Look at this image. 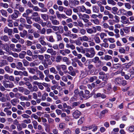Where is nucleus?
Returning a JSON list of instances; mask_svg holds the SVG:
<instances>
[{"instance_id": "1", "label": "nucleus", "mask_w": 134, "mask_h": 134, "mask_svg": "<svg viewBox=\"0 0 134 134\" xmlns=\"http://www.w3.org/2000/svg\"><path fill=\"white\" fill-rule=\"evenodd\" d=\"M86 53L85 55L87 58H92L94 57L96 54L94 49L93 48H87L86 50Z\"/></svg>"}, {"instance_id": "2", "label": "nucleus", "mask_w": 134, "mask_h": 134, "mask_svg": "<svg viewBox=\"0 0 134 134\" xmlns=\"http://www.w3.org/2000/svg\"><path fill=\"white\" fill-rule=\"evenodd\" d=\"M52 62L50 59L45 60L43 62H42V63L45 68H47L49 65H51L52 64Z\"/></svg>"}, {"instance_id": "3", "label": "nucleus", "mask_w": 134, "mask_h": 134, "mask_svg": "<svg viewBox=\"0 0 134 134\" xmlns=\"http://www.w3.org/2000/svg\"><path fill=\"white\" fill-rule=\"evenodd\" d=\"M14 13L10 15L11 18L13 20H15L18 17V15L20 13L18 10H14Z\"/></svg>"}, {"instance_id": "4", "label": "nucleus", "mask_w": 134, "mask_h": 134, "mask_svg": "<svg viewBox=\"0 0 134 134\" xmlns=\"http://www.w3.org/2000/svg\"><path fill=\"white\" fill-rule=\"evenodd\" d=\"M121 22L124 24L131 23L129 21V18L126 16H123L121 17Z\"/></svg>"}, {"instance_id": "5", "label": "nucleus", "mask_w": 134, "mask_h": 134, "mask_svg": "<svg viewBox=\"0 0 134 134\" xmlns=\"http://www.w3.org/2000/svg\"><path fill=\"white\" fill-rule=\"evenodd\" d=\"M41 63V62H39L38 59L36 60L33 62L29 63V65L30 67H33L38 66Z\"/></svg>"}, {"instance_id": "6", "label": "nucleus", "mask_w": 134, "mask_h": 134, "mask_svg": "<svg viewBox=\"0 0 134 134\" xmlns=\"http://www.w3.org/2000/svg\"><path fill=\"white\" fill-rule=\"evenodd\" d=\"M35 68L32 67L28 68H27V69L29 73L32 74H35L36 72V70H38L37 67H35Z\"/></svg>"}, {"instance_id": "7", "label": "nucleus", "mask_w": 134, "mask_h": 134, "mask_svg": "<svg viewBox=\"0 0 134 134\" xmlns=\"http://www.w3.org/2000/svg\"><path fill=\"white\" fill-rule=\"evenodd\" d=\"M16 68L18 70H22L25 69V68L23 66L22 63L20 62H18L17 63Z\"/></svg>"}, {"instance_id": "8", "label": "nucleus", "mask_w": 134, "mask_h": 134, "mask_svg": "<svg viewBox=\"0 0 134 134\" xmlns=\"http://www.w3.org/2000/svg\"><path fill=\"white\" fill-rule=\"evenodd\" d=\"M81 114V113L80 111L76 110L74 112L72 115L74 118L77 119L79 117Z\"/></svg>"}, {"instance_id": "9", "label": "nucleus", "mask_w": 134, "mask_h": 134, "mask_svg": "<svg viewBox=\"0 0 134 134\" xmlns=\"http://www.w3.org/2000/svg\"><path fill=\"white\" fill-rule=\"evenodd\" d=\"M86 31L88 34H91L96 33V29L94 26H92V28L86 29Z\"/></svg>"}, {"instance_id": "10", "label": "nucleus", "mask_w": 134, "mask_h": 134, "mask_svg": "<svg viewBox=\"0 0 134 134\" xmlns=\"http://www.w3.org/2000/svg\"><path fill=\"white\" fill-rule=\"evenodd\" d=\"M36 72L37 74H38L39 76V78L40 79L43 80L44 77V75L42 72L39 70H36Z\"/></svg>"}, {"instance_id": "11", "label": "nucleus", "mask_w": 134, "mask_h": 134, "mask_svg": "<svg viewBox=\"0 0 134 134\" xmlns=\"http://www.w3.org/2000/svg\"><path fill=\"white\" fill-rule=\"evenodd\" d=\"M79 38L82 41H86L90 42V41H88L89 39L88 37L86 35H84L81 37H80Z\"/></svg>"}, {"instance_id": "12", "label": "nucleus", "mask_w": 134, "mask_h": 134, "mask_svg": "<svg viewBox=\"0 0 134 134\" xmlns=\"http://www.w3.org/2000/svg\"><path fill=\"white\" fill-rule=\"evenodd\" d=\"M47 52L51 54V55H55L56 54V51H54L52 48H48L47 50Z\"/></svg>"}, {"instance_id": "13", "label": "nucleus", "mask_w": 134, "mask_h": 134, "mask_svg": "<svg viewBox=\"0 0 134 134\" xmlns=\"http://www.w3.org/2000/svg\"><path fill=\"white\" fill-rule=\"evenodd\" d=\"M10 100V99L9 96H8L6 98L4 97V96H2L0 98V101L2 102H5L7 101H9Z\"/></svg>"}, {"instance_id": "14", "label": "nucleus", "mask_w": 134, "mask_h": 134, "mask_svg": "<svg viewBox=\"0 0 134 134\" xmlns=\"http://www.w3.org/2000/svg\"><path fill=\"white\" fill-rule=\"evenodd\" d=\"M1 61L0 62V67H1L7 65L8 64V61L6 60L3 59L1 60Z\"/></svg>"}, {"instance_id": "15", "label": "nucleus", "mask_w": 134, "mask_h": 134, "mask_svg": "<svg viewBox=\"0 0 134 134\" xmlns=\"http://www.w3.org/2000/svg\"><path fill=\"white\" fill-rule=\"evenodd\" d=\"M122 79L119 77H118L116 78L114 80V82L117 85H121V83Z\"/></svg>"}, {"instance_id": "16", "label": "nucleus", "mask_w": 134, "mask_h": 134, "mask_svg": "<svg viewBox=\"0 0 134 134\" xmlns=\"http://www.w3.org/2000/svg\"><path fill=\"white\" fill-rule=\"evenodd\" d=\"M66 10L65 11H64L66 14L68 16H71L72 14V11L71 9L70 8H65Z\"/></svg>"}, {"instance_id": "17", "label": "nucleus", "mask_w": 134, "mask_h": 134, "mask_svg": "<svg viewBox=\"0 0 134 134\" xmlns=\"http://www.w3.org/2000/svg\"><path fill=\"white\" fill-rule=\"evenodd\" d=\"M16 47L17 48V49H14V51L19 52L21 51V45L20 44H17L16 45Z\"/></svg>"}, {"instance_id": "18", "label": "nucleus", "mask_w": 134, "mask_h": 134, "mask_svg": "<svg viewBox=\"0 0 134 134\" xmlns=\"http://www.w3.org/2000/svg\"><path fill=\"white\" fill-rule=\"evenodd\" d=\"M100 97L102 98H105L106 97V95L104 94H101L99 93L96 94L95 96V98Z\"/></svg>"}, {"instance_id": "19", "label": "nucleus", "mask_w": 134, "mask_h": 134, "mask_svg": "<svg viewBox=\"0 0 134 134\" xmlns=\"http://www.w3.org/2000/svg\"><path fill=\"white\" fill-rule=\"evenodd\" d=\"M4 69L7 73L11 74L13 72V69L10 68L8 66H5L4 68Z\"/></svg>"}, {"instance_id": "20", "label": "nucleus", "mask_w": 134, "mask_h": 134, "mask_svg": "<svg viewBox=\"0 0 134 134\" xmlns=\"http://www.w3.org/2000/svg\"><path fill=\"white\" fill-rule=\"evenodd\" d=\"M19 102V100L16 98H14L10 100L11 104L13 106H15L16 103Z\"/></svg>"}, {"instance_id": "21", "label": "nucleus", "mask_w": 134, "mask_h": 134, "mask_svg": "<svg viewBox=\"0 0 134 134\" xmlns=\"http://www.w3.org/2000/svg\"><path fill=\"white\" fill-rule=\"evenodd\" d=\"M81 72L80 76L81 77H82V78L85 77L87 75H88L86 70H84L81 71Z\"/></svg>"}, {"instance_id": "22", "label": "nucleus", "mask_w": 134, "mask_h": 134, "mask_svg": "<svg viewBox=\"0 0 134 134\" xmlns=\"http://www.w3.org/2000/svg\"><path fill=\"white\" fill-rule=\"evenodd\" d=\"M23 32H20V34L21 37L22 38H24L25 36L26 37L27 35V32L26 30H24L23 31Z\"/></svg>"}, {"instance_id": "23", "label": "nucleus", "mask_w": 134, "mask_h": 134, "mask_svg": "<svg viewBox=\"0 0 134 134\" xmlns=\"http://www.w3.org/2000/svg\"><path fill=\"white\" fill-rule=\"evenodd\" d=\"M55 34L56 35L57 41H61L62 40V36L59 32H56Z\"/></svg>"}, {"instance_id": "24", "label": "nucleus", "mask_w": 134, "mask_h": 134, "mask_svg": "<svg viewBox=\"0 0 134 134\" xmlns=\"http://www.w3.org/2000/svg\"><path fill=\"white\" fill-rule=\"evenodd\" d=\"M1 40L5 42H7L9 40L8 37L7 35H4L0 37V38Z\"/></svg>"}, {"instance_id": "25", "label": "nucleus", "mask_w": 134, "mask_h": 134, "mask_svg": "<svg viewBox=\"0 0 134 134\" xmlns=\"http://www.w3.org/2000/svg\"><path fill=\"white\" fill-rule=\"evenodd\" d=\"M78 11L80 12H84L85 7L83 5L78 7H77Z\"/></svg>"}, {"instance_id": "26", "label": "nucleus", "mask_w": 134, "mask_h": 134, "mask_svg": "<svg viewBox=\"0 0 134 134\" xmlns=\"http://www.w3.org/2000/svg\"><path fill=\"white\" fill-rule=\"evenodd\" d=\"M92 9L94 13H98L99 11V7L97 6H93L92 7Z\"/></svg>"}, {"instance_id": "27", "label": "nucleus", "mask_w": 134, "mask_h": 134, "mask_svg": "<svg viewBox=\"0 0 134 134\" xmlns=\"http://www.w3.org/2000/svg\"><path fill=\"white\" fill-rule=\"evenodd\" d=\"M79 96L80 97V100H82L83 99V98H82L81 97H82L83 98L85 99V97H86V95L85 94H84L83 92V91H81L79 92Z\"/></svg>"}, {"instance_id": "28", "label": "nucleus", "mask_w": 134, "mask_h": 134, "mask_svg": "<svg viewBox=\"0 0 134 134\" xmlns=\"http://www.w3.org/2000/svg\"><path fill=\"white\" fill-rule=\"evenodd\" d=\"M4 46V49L5 50V51L7 53H8L9 54L10 53V47L7 44H6L5 45H3Z\"/></svg>"}, {"instance_id": "29", "label": "nucleus", "mask_w": 134, "mask_h": 134, "mask_svg": "<svg viewBox=\"0 0 134 134\" xmlns=\"http://www.w3.org/2000/svg\"><path fill=\"white\" fill-rule=\"evenodd\" d=\"M91 21L92 23H94V24L96 25H99L100 23L99 20L97 18L91 19Z\"/></svg>"}, {"instance_id": "30", "label": "nucleus", "mask_w": 134, "mask_h": 134, "mask_svg": "<svg viewBox=\"0 0 134 134\" xmlns=\"http://www.w3.org/2000/svg\"><path fill=\"white\" fill-rule=\"evenodd\" d=\"M38 16L39 14L37 12H34L32 14L30 18L32 19L33 20L35 18Z\"/></svg>"}, {"instance_id": "31", "label": "nucleus", "mask_w": 134, "mask_h": 134, "mask_svg": "<svg viewBox=\"0 0 134 134\" xmlns=\"http://www.w3.org/2000/svg\"><path fill=\"white\" fill-rule=\"evenodd\" d=\"M50 20H51L52 23L54 25H57L59 24V21L57 20L51 19Z\"/></svg>"}, {"instance_id": "32", "label": "nucleus", "mask_w": 134, "mask_h": 134, "mask_svg": "<svg viewBox=\"0 0 134 134\" xmlns=\"http://www.w3.org/2000/svg\"><path fill=\"white\" fill-rule=\"evenodd\" d=\"M94 40L95 42L97 43H99L101 41L99 38L97 36H96L94 37Z\"/></svg>"}, {"instance_id": "33", "label": "nucleus", "mask_w": 134, "mask_h": 134, "mask_svg": "<svg viewBox=\"0 0 134 134\" xmlns=\"http://www.w3.org/2000/svg\"><path fill=\"white\" fill-rule=\"evenodd\" d=\"M97 77L96 76H93L92 77H91L88 79L89 81L90 82H92L94 81L97 80Z\"/></svg>"}, {"instance_id": "34", "label": "nucleus", "mask_w": 134, "mask_h": 134, "mask_svg": "<svg viewBox=\"0 0 134 134\" xmlns=\"http://www.w3.org/2000/svg\"><path fill=\"white\" fill-rule=\"evenodd\" d=\"M50 72L51 73H53L54 74H57L58 72L55 69L54 67H52L49 69Z\"/></svg>"}, {"instance_id": "35", "label": "nucleus", "mask_w": 134, "mask_h": 134, "mask_svg": "<svg viewBox=\"0 0 134 134\" xmlns=\"http://www.w3.org/2000/svg\"><path fill=\"white\" fill-rule=\"evenodd\" d=\"M66 47L68 48H70L72 50L74 49L75 48V46L73 44H70L67 43L66 44Z\"/></svg>"}, {"instance_id": "36", "label": "nucleus", "mask_w": 134, "mask_h": 134, "mask_svg": "<svg viewBox=\"0 0 134 134\" xmlns=\"http://www.w3.org/2000/svg\"><path fill=\"white\" fill-rule=\"evenodd\" d=\"M41 16L42 18L45 21H46L48 19V15L46 14H42Z\"/></svg>"}, {"instance_id": "37", "label": "nucleus", "mask_w": 134, "mask_h": 134, "mask_svg": "<svg viewBox=\"0 0 134 134\" xmlns=\"http://www.w3.org/2000/svg\"><path fill=\"white\" fill-rule=\"evenodd\" d=\"M1 13L2 15L4 16L5 17H7L8 16L7 15V12L6 11L4 10V9H2L1 10H0Z\"/></svg>"}, {"instance_id": "38", "label": "nucleus", "mask_w": 134, "mask_h": 134, "mask_svg": "<svg viewBox=\"0 0 134 134\" xmlns=\"http://www.w3.org/2000/svg\"><path fill=\"white\" fill-rule=\"evenodd\" d=\"M32 25L34 27H36L38 30H40V29H41V25L38 23H34Z\"/></svg>"}, {"instance_id": "39", "label": "nucleus", "mask_w": 134, "mask_h": 134, "mask_svg": "<svg viewBox=\"0 0 134 134\" xmlns=\"http://www.w3.org/2000/svg\"><path fill=\"white\" fill-rule=\"evenodd\" d=\"M22 62L23 65L25 66H29V63L26 60L24 59L22 60Z\"/></svg>"}, {"instance_id": "40", "label": "nucleus", "mask_w": 134, "mask_h": 134, "mask_svg": "<svg viewBox=\"0 0 134 134\" xmlns=\"http://www.w3.org/2000/svg\"><path fill=\"white\" fill-rule=\"evenodd\" d=\"M47 49V48L45 47H41V48H40V49L38 51L39 52L41 53H43Z\"/></svg>"}, {"instance_id": "41", "label": "nucleus", "mask_w": 134, "mask_h": 134, "mask_svg": "<svg viewBox=\"0 0 134 134\" xmlns=\"http://www.w3.org/2000/svg\"><path fill=\"white\" fill-rule=\"evenodd\" d=\"M100 60L99 58L98 57H96L92 60V61L94 63H97Z\"/></svg>"}, {"instance_id": "42", "label": "nucleus", "mask_w": 134, "mask_h": 134, "mask_svg": "<svg viewBox=\"0 0 134 134\" xmlns=\"http://www.w3.org/2000/svg\"><path fill=\"white\" fill-rule=\"evenodd\" d=\"M69 36L73 39H75L77 38L78 36L77 35L75 34H70Z\"/></svg>"}, {"instance_id": "43", "label": "nucleus", "mask_w": 134, "mask_h": 134, "mask_svg": "<svg viewBox=\"0 0 134 134\" xmlns=\"http://www.w3.org/2000/svg\"><path fill=\"white\" fill-rule=\"evenodd\" d=\"M115 20L114 21L116 23H118L120 22V18L119 17L116 15H115L114 17Z\"/></svg>"}, {"instance_id": "44", "label": "nucleus", "mask_w": 134, "mask_h": 134, "mask_svg": "<svg viewBox=\"0 0 134 134\" xmlns=\"http://www.w3.org/2000/svg\"><path fill=\"white\" fill-rule=\"evenodd\" d=\"M48 41L51 42H54L55 41V40L52 35H51L49 36V39Z\"/></svg>"}, {"instance_id": "45", "label": "nucleus", "mask_w": 134, "mask_h": 134, "mask_svg": "<svg viewBox=\"0 0 134 134\" xmlns=\"http://www.w3.org/2000/svg\"><path fill=\"white\" fill-rule=\"evenodd\" d=\"M119 51L121 53L125 54V50L123 47H121L119 48Z\"/></svg>"}, {"instance_id": "46", "label": "nucleus", "mask_w": 134, "mask_h": 134, "mask_svg": "<svg viewBox=\"0 0 134 134\" xmlns=\"http://www.w3.org/2000/svg\"><path fill=\"white\" fill-rule=\"evenodd\" d=\"M65 127V124L64 123H61L59 125V128L61 129H64Z\"/></svg>"}, {"instance_id": "47", "label": "nucleus", "mask_w": 134, "mask_h": 134, "mask_svg": "<svg viewBox=\"0 0 134 134\" xmlns=\"http://www.w3.org/2000/svg\"><path fill=\"white\" fill-rule=\"evenodd\" d=\"M62 57L60 55H58L56 58V62H60L62 60Z\"/></svg>"}, {"instance_id": "48", "label": "nucleus", "mask_w": 134, "mask_h": 134, "mask_svg": "<svg viewBox=\"0 0 134 134\" xmlns=\"http://www.w3.org/2000/svg\"><path fill=\"white\" fill-rule=\"evenodd\" d=\"M130 27H126L123 29V30L126 33H128L130 32Z\"/></svg>"}, {"instance_id": "49", "label": "nucleus", "mask_w": 134, "mask_h": 134, "mask_svg": "<svg viewBox=\"0 0 134 134\" xmlns=\"http://www.w3.org/2000/svg\"><path fill=\"white\" fill-rule=\"evenodd\" d=\"M99 36L101 39L102 40L104 38L105 36L106 37L107 36V35L105 33L101 32Z\"/></svg>"}, {"instance_id": "50", "label": "nucleus", "mask_w": 134, "mask_h": 134, "mask_svg": "<svg viewBox=\"0 0 134 134\" xmlns=\"http://www.w3.org/2000/svg\"><path fill=\"white\" fill-rule=\"evenodd\" d=\"M39 30L40 31V33L41 34H45L46 33V30L44 28H43L41 29L40 30Z\"/></svg>"}, {"instance_id": "51", "label": "nucleus", "mask_w": 134, "mask_h": 134, "mask_svg": "<svg viewBox=\"0 0 134 134\" xmlns=\"http://www.w3.org/2000/svg\"><path fill=\"white\" fill-rule=\"evenodd\" d=\"M1 6L2 7L5 8H7L8 7V4L6 3H1L0 4Z\"/></svg>"}, {"instance_id": "52", "label": "nucleus", "mask_w": 134, "mask_h": 134, "mask_svg": "<svg viewBox=\"0 0 134 134\" xmlns=\"http://www.w3.org/2000/svg\"><path fill=\"white\" fill-rule=\"evenodd\" d=\"M71 131L69 129H67L63 132L64 134H71Z\"/></svg>"}, {"instance_id": "53", "label": "nucleus", "mask_w": 134, "mask_h": 134, "mask_svg": "<svg viewBox=\"0 0 134 134\" xmlns=\"http://www.w3.org/2000/svg\"><path fill=\"white\" fill-rule=\"evenodd\" d=\"M26 37L30 40H32L34 39V36L30 34H29L27 35Z\"/></svg>"}, {"instance_id": "54", "label": "nucleus", "mask_w": 134, "mask_h": 134, "mask_svg": "<svg viewBox=\"0 0 134 134\" xmlns=\"http://www.w3.org/2000/svg\"><path fill=\"white\" fill-rule=\"evenodd\" d=\"M107 2L109 4L113 5H115L116 4V2L113 0H108Z\"/></svg>"}, {"instance_id": "55", "label": "nucleus", "mask_w": 134, "mask_h": 134, "mask_svg": "<svg viewBox=\"0 0 134 134\" xmlns=\"http://www.w3.org/2000/svg\"><path fill=\"white\" fill-rule=\"evenodd\" d=\"M20 99L22 101L25 100L26 101L28 100V99L27 97L25 96H21L20 97Z\"/></svg>"}, {"instance_id": "56", "label": "nucleus", "mask_w": 134, "mask_h": 134, "mask_svg": "<svg viewBox=\"0 0 134 134\" xmlns=\"http://www.w3.org/2000/svg\"><path fill=\"white\" fill-rule=\"evenodd\" d=\"M58 30L59 32L61 33H63L64 32V29L63 27L61 26H58Z\"/></svg>"}, {"instance_id": "57", "label": "nucleus", "mask_w": 134, "mask_h": 134, "mask_svg": "<svg viewBox=\"0 0 134 134\" xmlns=\"http://www.w3.org/2000/svg\"><path fill=\"white\" fill-rule=\"evenodd\" d=\"M57 17L59 19H61L62 18V14H60L59 12L57 11L55 13Z\"/></svg>"}, {"instance_id": "58", "label": "nucleus", "mask_w": 134, "mask_h": 134, "mask_svg": "<svg viewBox=\"0 0 134 134\" xmlns=\"http://www.w3.org/2000/svg\"><path fill=\"white\" fill-rule=\"evenodd\" d=\"M41 19L40 17L37 16L33 20L35 22H37L39 23V22H40L41 21Z\"/></svg>"}, {"instance_id": "59", "label": "nucleus", "mask_w": 134, "mask_h": 134, "mask_svg": "<svg viewBox=\"0 0 134 134\" xmlns=\"http://www.w3.org/2000/svg\"><path fill=\"white\" fill-rule=\"evenodd\" d=\"M80 33L82 35H84L86 33V30L83 29H81L80 30Z\"/></svg>"}, {"instance_id": "60", "label": "nucleus", "mask_w": 134, "mask_h": 134, "mask_svg": "<svg viewBox=\"0 0 134 134\" xmlns=\"http://www.w3.org/2000/svg\"><path fill=\"white\" fill-rule=\"evenodd\" d=\"M84 120V118L83 117H82L80 118V119L78 120V125H80L82 124L83 121Z\"/></svg>"}, {"instance_id": "61", "label": "nucleus", "mask_w": 134, "mask_h": 134, "mask_svg": "<svg viewBox=\"0 0 134 134\" xmlns=\"http://www.w3.org/2000/svg\"><path fill=\"white\" fill-rule=\"evenodd\" d=\"M124 4L126 8L128 9H130L131 7V5L129 3H125Z\"/></svg>"}, {"instance_id": "62", "label": "nucleus", "mask_w": 134, "mask_h": 134, "mask_svg": "<svg viewBox=\"0 0 134 134\" xmlns=\"http://www.w3.org/2000/svg\"><path fill=\"white\" fill-rule=\"evenodd\" d=\"M74 96L75 97L77 96L79 93V92L78 89H76L75 90L74 92Z\"/></svg>"}, {"instance_id": "63", "label": "nucleus", "mask_w": 134, "mask_h": 134, "mask_svg": "<svg viewBox=\"0 0 134 134\" xmlns=\"http://www.w3.org/2000/svg\"><path fill=\"white\" fill-rule=\"evenodd\" d=\"M102 62L100 60L96 63V68H98L102 66Z\"/></svg>"}, {"instance_id": "64", "label": "nucleus", "mask_w": 134, "mask_h": 134, "mask_svg": "<svg viewBox=\"0 0 134 134\" xmlns=\"http://www.w3.org/2000/svg\"><path fill=\"white\" fill-rule=\"evenodd\" d=\"M108 74H104L103 76V80L104 81H106L108 79Z\"/></svg>"}]
</instances>
